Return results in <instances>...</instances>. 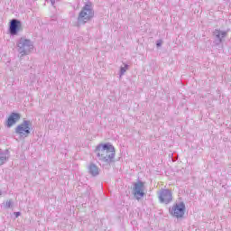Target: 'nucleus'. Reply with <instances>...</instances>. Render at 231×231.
<instances>
[{"label": "nucleus", "instance_id": "nucleus-1", "mask_svg": "<svg viewBox=\"0 0 231 231\" xmlns=\"http://www.w3.org/2000/svg\"><path fill=\"white\" fill-rule=\"evenodd\" d=\"M96 154L98 162L103 163V165H111L113 162H115V146L113 144L107 143H101L96 147Z\"/></svg>", "mask_w": 231, "mask_h": 231}, {"label": "nucleus", "instance_id": "nucleus-2", "mask_svg": "<svg viewBox=\"0 0 231 231\" xmlns=\"http://www.w3.org/2000/svg\"><path fill=\"white\" fill-rule=\"evenodd\" d=\"M33 42L26 37L20 38L16 42V50L21 59L26 57V55H30L33 51Z\"/></svg>", "mask_w": 231, "mask_h": 231}, {"label": "nucleus", "instance_id": "nucleus-3", "mask_svg": "<svg viewBox=\"0 0 231 231\" xmlns=\"http://www.w3.org/2000/svg\"><path fill=\"white\" fill-rule=\"evenodd\" d=\"M94 16L95 11H93V5H91V3H88L79 12L78 22L79 23V24H86V23L91 21L92 17Z\"/></svg>", "mask_w": 231, "mask_h": 231}, {"label": "nucleus", "instance_id": "nucleus-4", "mask_svg": "<svg viewBox=\"0 0 231 231\" xmlns=\"http://www.w3.org/2000/svg\"><path fill=\"white\" fill-rule=\"evenodd\" d=\"M15 134L19 135L21 140L28 138L32 133V121L23 120L22 124L18 125L14 129Z\"/></svg>", "mask_w": 231, "mask_h": 231}, {"label": "nucleus", "instance_id": "nucleus-5", "mask_svg": "<svg viewBox=\"0 0 231 231\" xmlns=\"http://www.w3.org/2000/svg\"><path fill=\"white\" fill-rule=\"evenodd\" d=\"M185 203L179 202L174 204L171 208H170L169 212L171 216L173 217H177V219H180L185 216Z\"/></svg>", "mask_w": 231, "mask_h": 231}, {"label": "nucleus", "instance_id": "nucleus-6", "mask_svg": "<svg viewBox=\"0 0 231 231\" xmlns=\"http://www.w3.org/2000/svg\"><path fill=\"white\" fill-rule=\"evenodd\" d=\"M158 198L160 203H164V205H169L172 201V191L171 189H162L158 192Z\"/></svg>", "mask_w": 231, "mask_h": 231}, {"label": "nucleus", "instance_id": "nucleus-7", "mask_svg": "<svg viewBox=\"0 0 231 231\" xmlns=\"http://www.w3.org/2000/svg\"><path fill=\"white\" fill-rule=\"evenodd\" d=\"M134 196L137 199H142L145 196V183L140 180L134 183Z\"/></svg>", "mask_w": 231, "mask_h": 231}, {"label": "nucleus", "instance_id": "nucleus-8", "mask_svg": "<svg viewBox=\"0 0 231 231\" xmlns=\"http://www.w3.org/2000/svg\"><path fill=\"white\" fill-rule=\"evenodd\" d=\"M213 34L216 37L215 44L217 46H219V44L223 42V39H225V37H226V32L221 31V30H217V29H216L214 31Z\"/></svg>", "mask_w": 231, "mask_h": 231}, {"label": "nucleus", "instance_id": "nucleus-9", "mask_svg": "<svg viewBox=\"0 0 231 231\" xmlns=\"http://www.w3.org/2000/svg\"><path fill=\"white\" fill-rule=\"evenodd\" d=\"M21 28V23L19 20H12L10 23L9 32L11 35H17V32H19V29Z\"/></svg>", "mask_w": 231, "mask_h": 231}, {"label": "nucleus", "instance_id": "nucleus-10", "mask_svg": "<svg viewBox=\"0 0 231 231\" xmlns=\"http://www.w3.org/2000/svg\"><path fill=\"white\" fill-rule=\"evenodd\" d=\"M19 120H21V115L17 113H12L6 121L7 127H12V125H15V124H17Z\"/></svg>", "mask_w": 231, "mask_h": 231}, {"label": "nucleus", "instance_id": "nucleus-11", "mask_svg": "<svg viewBox=\"0 0 231 231\" xmlns=\"http://www.w3.org/2000/svg\"><path fill=\"white\" fill-rule=\"evenodd\" d=\"M8 158H10L8 151H0V165H4V163H6Z\"/></svg>", "mask_w": 231, "mask_h": 231}, {"label": "nucleus", "instance_id": "nucleus-12", "mask_svg": "<svg viewBox=\"0 0 231 231\" xmlns=\"http://www.w3.org/2000/svg\"><path fill=\"white\" fill-rule=\"evenodd\" d=\"M88 172L91 176H98L100 171L98 170V166L92 163L88 166Z\"/></svg>", "mask_w": 231, "mask_h": 231}, {"label": "nucleus", "instance_id": "nucleus-13", "mask_svg": "<svg viewBox=\"0 0 231 231\" xmlns=\"http://www.w3.org/2000/svg\"><path fill=\"white\" fill-rule=\"evenodd\" d=\"M127 69H129V65H127V64H125L124 67L120 68V71H119L120 79H122V77H124V75H125V71H127Z\"/></svg>", "mask_w": 231, "mask_h": 231}, {"label": "nucleus", "instance_id": "nucleus-14", "mask_svg": "<svg viewBox=\"0 0 231 231\" xmlns=\"http://www.w3.org/2000/svg\"><path fill=\"white\" fill-rule=\"evenodd\" d=\"M13 205H14V201H12V199L6 200L4 203L5 208H12Z\"/></svg>", "mask_w": 231, "mask_h": 231}, {"label": "nucleus", "instance_id": "nucleus-15", "mask_svg": "<svg viewBox=\"0 0 231 231\" xmlns=\"http://www.w3.org/2000/svg\"><path fill=\"white\" fill-rule=\"evenodd\" d=\"M14 215H15V217H19V216H21V212H15Z\"/></svg>", "mask_w": 231, "mask_h": 231}, {"label": "nucleus", "instance_id": "nucleus-16", "mask_svg": "<svg viewBox=\"0 0 231 231\" xmlns=\"http://www.w3.org/2000/svg\"><path fill=\"white\" fill-rule=\"evenodd\" d=\"M51 5H55V0H51Z\"/></svg>", "mask_w": 231, "mask_h": 231}, {"label": "nucleus", "instance_id": "nucleus-17", "mask_svg": "<svg viewBox=\"0 0 231 231\" xmlns=\"http://www.w3.org/2000/svg\"><path fill=\"white\" fill-rule=\"evenodd\" d=\"M157 46L158 47L162 46V43L161 42H157Z\"/></svg>", "mask_w": 231, "mask_h": 231}]
</instances>
